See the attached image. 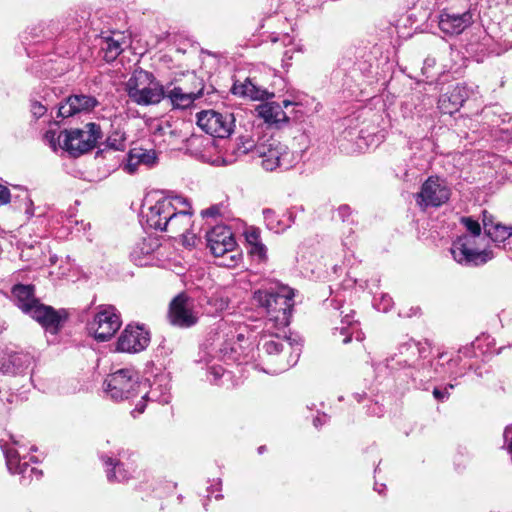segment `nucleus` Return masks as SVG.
<instances>
[{"instance_id":"nucleus-10","label":"nucleus","mask_w":512,"mask_h":512,"mask_svg":"<svg viewBox=\"0 0 512 512\" xmlns=\"http://www.w3.org/2000/svg\"><path fill=\"white\" fill-rule=\"evenodd\" d=\"M11 444L0 440V446L3 450L6 459V465L10 473L21 475L22 478L30 479L33 478L40 479L42 472L34 467H30L28 461H26V455L21 456L19 449L26 450L24 445H21L19 440H16L14 437H11Z\"/></svg>"},{"instance_id":"nucleus-60","label":"nucleus","mask_w":512,"mask_h":512,"mask_svg":"<svg viewBox=\"0 0 512 512\" xmlns=\"http://www.w3.org/2000/svg\"><path fill=\"white\" fill-rule=\"evenodd\" d=\"M264 449H265V447H264V446H260V447L258 448V452L261 454V453H263V450H264Z\"/></svg>"},{"instance_id":"nucleus-39","label":"nucleus","mask_w":512,"mask_h":512,"mask_svg":"<svg viewBox=\"0 0 512 512\" xmlns=\"http://www.w3.org/2000/svg\"><path fill=\"white\" fill-rule=\"evenodd\" d=\"M263 215H264L265 221H266L269 229L275 230V232L283 231L288 226V225H284L283 227H278V225H280V222H277V225L274 223L275 222V219H274L275 213L271 209H265L263 211Z\"/></svg>"},{"instance_id":"nucleus-57","label":"nucleus","mask_w":512,"mask_h":512,"mask_svg":"<svg viewBox=\"0 0 512 512\" xmlns=\"http://www.w3.org/2000/svg\"><path fill=\"white\" fill-rule=\"evenodd\" d=\"M227 336L229 337L228 341H232L235 337H237L239 341H241L244 338V335L242 333H237L236 335L234 333H231V335L227 334Z\"/></svg>"},{"instance_id":"nucleus-54","label":"nucleus","mask_w":512,"mask_h":512,"mask_svg":"<svg viewBox=\"0 0 512 512\" xmlns=\"http://www.w3.org/2000/svg\"><path fill=\"white\" fill-rule=\"evenodd\" d=\"M458 363H459V358H457V359H449L448 362H447L448 370L446 372H449V373L452 374L453 373L452 367L458 365Z\"/></svg>"},{"instance_id":"nucleus-21","label":"nucleus","mask_w":512,"mask_h":512,"mask_svg":"<svg viewBox=\"0 0 512 512\" xmlns=\"http://www.w3.org/2000/svg\"><path fill=\"white\" fill-rule=\"evenodd\" d=\"M98 104V100L91 95H71L66 99L64 103H62L59 106L58 116L62 118H67L78 113L90 112Z\"/></svg>"},{"instance_id":"nucleus-3","label":"nucleus","mask_w":512,"mask_h":512,"mask_svg":"<svg viewBox=\"0 0 512 512\" xmlns=\"http://www.w3.org/2000/svg\"><path fill=\"white\" fill-rule=\"evenodd\" d=\"M126 91L132 102L141 106L158 104L164 99L165 90L154 75L145 70H135L126 83Z\"/></svg>"},{"instance_id":"nucleus-28","label":"nucleus","mask_w":512,"mask_h":512,"mask_svg":"<svg viewBox=\"0 0 512 512\" xmlns=\"http://www.w3.org/2000/svg\"><path fill=\"white\" fill-rule=\"evenodd\" d=\"M231 92L234 95L248 97L252 100H264L273 96L266 89L254 84L250 79H246L244 82H235Z\"/></svg>"},{"instance_id":"nucleus-16","label":"nucleus","mask_w":512,"mask_h":512,"mask_svg":"<svg viewBox=\"0 0 512 512\" xmlns=\"http://www.w3.org/2000/svg\"><path fill=\"white\" fill-rule=\"evenodd\" d=\"M477 94V91L466 84H456L438 100V108L442 113L453 114L463 106L464 102Z\"/></svg>"},{"instance_id":"nucleus-5","label":"nucleus","mask_w":512,"mask_h":512,"mask_svg":"<svg viewBox=\"0 0 512 512\" xmlns=\"http://www.w3.org/2000/svg\"><path fill=\"white\" fill-rule=\"evenodd\" d=\"M207 246L211 253L220 258L218 264L234 267L240 261L241 255L236 250V241L231 230L224 225L213 227L206 234Z\"/></svg>"},{"instance_id":"nucleus-11","label":"nucleus","mask_w":512,"mask_h":512,"mask_svg":"<svg viewBox=\"0 0 512 512\" xmlns=\"http://www.w3.org/2000/svg\"><path fill=\"white\" fill-rule=\"evenodd\" d=\"M451 195L450 188L439 177H429L415 194L417 205L425 210L428 207H439L446 203Z\"/></svg>"},{"instance_id":"nucleus-33","label":"nucleus","mask_w":512,"mask_h":512,"mask_svg":"<svg viewBox=\"0 0 512 512\" xmlns=\"http://www.w3.org/2000/svg\"><path fill=\"white\" fill-rule=\"evenodd\" d=\"M461 223L467 230V234L463 236H473V238L477 239H486L484 235L481 234V226L478 221L474 220L472 217H462Z\"/></svg>"},{"instance_id":"nucleus-13","label":"nucleus","mask_w":512,"mask_h":512,"mask_svg":"<svg viewBox=\"0 0 512 512\" xmlns=\"http://www.w3.org/2000/svg\"><path fill=\"white\" fill-rule=\"evenodd\" d=\"M169 321L180 328H190L198 322V312L194 309L193 300L185 294L177 295L170 303Z\"/></svg>"},{"instance_id":"nucleus-40","label":"nucleus","mask_w":512,"mask_h":512,"mask_svg":"<svg viewBox=\"0 0 512 512\" xmlns=\"http://www.w3.org/2000/svg\"><path fill=\"white\" fill-rule=\"evenodd\" d=\"M244 236L249 247L261 242L260 231L255 227H249L245 230Z\"/></svg>"},{"instance_id":"nucleus-6","label":"nucleus","mask_w":512,"mask_h":512,"mask_svg":"<svg viewBox=\"0 0 512 512\" xmlns=\"http://www.w3.org/2000/svg\"><path fill=\"white\" fill-rule=\"evenodd\" d=\"M485 242L486 239L461 235L452 243L451 254L454 260L461 265H483L494 257L492 251L486 249Z\"/></svg>"},{"instance_id":"nucleus-44","label":"nucleus","mask_w":512,"mask_h":512,"mask_svg":"<svg viewBox=\"0 0 512 512\" xmlns=\"http://www.w3.org/2000/svg\"><path fill=\"white\" fill-rule=\"evenodd\" d=\"M47 111V108L40 102L34 101L31 104V112L35 118L42 117Z\"/></svg>"},{"instance_id":"nucleus-7","label":"nucleus","mask_w":512,"mask_h":512,"mask_svg":"<svg viewBox=\"0 0 512 512\" xmlns=\"http://www.w3.org/2000/svg\"><path fill=\"white\" fill-rule=\"evenodd\" d=\"M256 153L262 159L261 166L266 171L277 168L290 169L299 161V154L289 150L275 138H270L256 146Z\"/></svg>"},{"instance_id":"nucleus-12","label":"nucleus","mask_w":512,"mask_h":512,"mask_svg":"<svg viewBox=\"0 0 512 512\" xmlns=\"http://www.w3.org/2000/svg\"><path fill=\"white\" fill-rule=\"evenodd\" d=\"M121 324L120 314L114 306L101 305L90 323V330L95 339L106 341L119 330Z\"/></svg>"},{"instance_id":"nucleus-25","label":"nucleus","mask_w":512,"mask_h":512,"mask_svg":"<svg viewBox=\"0 0 512 512\" xmlns=\"http://www.w3.org/2000/svg\"><path fill=\"white\" fill-rule=\"evenodd\" d=\"M482 222L485 235L495 243H502L512 236V226L501 224L486 211L483 212Z\"/></svg>"},{"instance_id":"nucleus-31","label":"nucleus","mask_w":512,"mask_h":512,"mask_svg":"<svg viewBox=\"0 0 512 512\" xmlns=\"http://www.w3.org/2000/svg\"><path fill=\"white\" fill-rule=\"evenodd\" d=\"M105 465L111 466L110 469H107V478L109 481H125L129 479L130 473L124 468L123 463L119 461H114L111 457H102Z\"/></svg>"},{"instance_id":"nucleus-17","label":"nucleus","mask_w":512,"mask_h":512,"mask_svg":"<svg viewBox=\"0 0 512 512\" xmlns=\"http://www.w3.org/2000/svg\"><path fill=\"white\" fill-rule=\"evenodd\" d=\"M176 207H174V215H171L167 229L164 231L181 236L190 230L193 226L191 206L186 198L175 196Z\"/></svg>"},{"instance_id":"nucleus-27","label":"nucleus","mask_w":512,"mask_h":512,"mask_svg":"<svg viewBox=\"0 0 512 512\" xmlns=\"http://www.w3.org/2000/svg\"><path fill=\"white\" fill-rule=\"evenodd\" d=\"M257 113L268 124L287 123L289 118L282 105L276 102H266L257 106Z\"/></svg>"},{"instance_id":"nucleus-42","label":"nucleus","mask_w":512,"mask_h":512,"mask_svg":"<svg viewBox=\"0 0 512 512\" xmlns=\"http://www.w3.org/2000/svg\"><path fill=\"white\" fill-rule=\"evenodd\" d=\"M453 388V384H448L443 389L434 388L433 396L439 401H444L448 399V397L450 396V390Z\"/></svg>"},{"instance_id":"nucleus-30","label":"nucleus","mask_w":512,"mask_h":512,"mask_svg":"<svg viewBox=\"0 0 512 512\" xmlns=\"http://www.w3.org/2000/svg\"><path fill=\"white\" fill-rule=\"evenodd\" d=\"M213 351L214 349L210 350L208 347L201 348L197 361L208 366L210 374L213 375L214 380L216 381L224 375L225 369L221 365L213 363V360L216 358L212 353Z\"/></svg>"},{"instance_id":"nucleus-45","label":"nucleus","mask_w":512,"mask_h":512,"mask_svg":"<svg viewBox=\"0 0 512 512\" xmlns=\"http://www.w3.org/2000/svg\"><path fill=\"white\" fill-rule=\"evenodd\" d=\"M11 194L7 187L0 184V205H5L10 202Z\"/></svg>"},{"instance_id":"nucleus-24","label":"nucleus","mask_w":512,"mask_h":512,"mask_svg":"<svg viewBox=\"0 0 512 512\" xmlns=\"http://www.w3.org/2000/svg\"><path fill=\"white\" fill-rule=\"evenodd\" d=\"M147 388L140 391L143 393L142 400L158 402L160 404H167L170 401V387L168 379L164 375L154 378L152 383H147Z\"/></svg>"},{"instance_id":"nucleus-19","label":"nucleus","mask_w":512,"mask_h":512,"mask_svg":"<svg viewBox=\"0 0 512 512\" xmlns=\"http://www.w3.org/2000/svg\"><path fill=\"white\" fill-rule=\"evenodd\" d=\"M33 357L24 351H18L12 347L0 350V372L16 374L27 369L32 363Z\"/></svg>"},{"instance_id":"nucleus-14","label":"nucleus","mask_w":512,"mask_h":512,"mask_svg":"<svg viewBox=\"0 0 512 512\" xmlns=\"http://www.w3.org/2000/svg\"><path fill=\"white\" fill-rule=\"evenodd\" d=\"M174 207H176L175 196L158 200L144 212L146 224L155 230L164 231L167 229L171 215H174Z\"/></svg>"},{"instance_id":"nucleus-49","label":"nucleus","mask_w":512,"mask_h":512,"mask_svg":"<svg viewBox=\"0 0 512 512\" xmlns=\"http://www.w3.org/2000/svg\"><path fill=\"white\" fill-rule=\"evenodd\" d=\"M219 214H220V209L217 206H212L208 209L202 210V212H201V215L203 218H207V217L214 218V217L218 216Z\"/></svg>"},{"instance_id":"nucleus-56","label":"nucleus","mask_w":512,"mask_h":512,"mask_svg":"<svg viewBox=\"0 0 512 512\" xmlns=\"http://www.w3.org/2000/svg\"><path fill=\"white\" fill-rule=\"evenodd\" d=\"M145 409V403H143L142 401L140 403H138L136 405V408L134 411H132V414H134L135 412H137L138 414H141ZM135 417V415H133Z\"/></svg>"},{"instance_id":"nucleus-29","label":"nucleus","mask_w":512,"mask_h":512,"mask_svg":"<svg viewBox=\"0 0 512 512\" xmlns=\"http://www.w3.org/2000/svg\"><path fill=\"white\" fill-rule=\"evenodd\" d=\"M118 38L115 36L108 37L104 40L102 44V50L104 52V58L106 61L111 62L115 60L118 55L123 51V45L125 42L123 41V36L118 34Z\"/></svg>"},{"instance_id":"nucleus-61","label":"nucleus","mask_w":512,"mask_h":512,"mask_svg":"<svg viewBox=\"0 0 512 512\" xmlns=\"http://www.w3.org/2000/svg\"><path fill=\"white\" fill-rule=\"evenodd\" d=\"M29 461L34 462L35 461V457L34 456H30Z\"/></svg>"},{"instance_id":"nucleus-51","label":"nucleus","mask_w":512,"mask_h":512,"mask_svg":"<svg viewBox=\"0 0 512 512\" xmlns=\"http://www.w3.org/2000/svg\"><path fill=\"white\" fill-rule=\"evenodd\" d=\"M418 313H419V308L418 307H412L408 311H406L405 309H401L399 311V316H401V317H411V316L417 315Z\"/></svg>"},{"instance_id":"nucleus-38","label":"nucleus","mask_w":512,"mask_h":512,"mask_svg":"<svg viewBox=\"0 0 512 512\" xmlns=\"http://www.w3.org/2000/svg\"><path fill=\"white\" fill-rule=\"evenodd\" d=\"M135 153L139 156L141 164L150 166L156 161V154L152 150L134 149Z\"/></svg>"},{"instance_id":"nucleus-4","label":"nucleus","mask_w":512,"mask_h":512,"mask_svg":"<svg viewBox=\"0 0 512 512\" xmlns=\"http://www.w3.org/2000/svg\"><path fill=\"white\" fill-rule=\"evenodd\" d=\"M146 388V383L139 382L137 372L129 368L109 374L104 382L106 395L114 401L131 399Z\"/></svg>"},{"instance_id":"nucleus-32","label":"nucleus","mask_w":512,"mask_h":512,"mask_svg":"<svg viewBox=\"0 0 512 512\" xmlns=\"http://www.w3.org/2000/svg\"><path fill=\"white\" fill-rule=\"evenodd\" d=\"M63 140H64V131L57 132L55 130H48L44 134V141L50 146V148L53 151H56L59 148L64 150Z\"/></svg>"},{"instance_id":"nucleus-41","label":"nucleus","mask_w":512,"mask_h":512,"mask_svg":"<svg viewBox=\"0 0 512 512\" xmlns=\"http://www.w3.org/2000/svg\"><path fill=\"white\" fill-rule=\"evenodd\" d=\"M140 164H141V162L139 160V156L135 153L134 149L131 150L128 155L127 163L125 164V167H124L125 170L130 174L135 173Z\"/></svg>"},{"instance_id":"nucleus-20","label":"nucleus","mask_w":512,"mask_h":512,"mask_svg":"<svg viewBox=\"0 0 512 512\" xmlns=\"http://www.w3.org/2000/svg\"><path fill=\"white\" fill-rule=\"evenodd\" d=\"M473 22V14L470 10L462 14L443 11L439 16V29L450 36L459 35Z\"/></svg>"},{"instance_id":"nucleus-8","label":"nucleus","mask_w":512,"mask_h":512,"mask_svg":"<svg viewBox=\"0 0 512 512\" xmlns=\"http://www.w3.org/2000/svg\"><path fill=\"white\" fill-rule=\"evenodd\" d=\"M100 126L87 123L84 128L64 130L63 147L72 156H80L93 149L101 138Z\"/></svg>"},{"instance_id":"nucleus-22","label":"nucleus","mask_w":512,"mask_h":512,"mask_svg":"<svg viewBox=\"0 0 512 512\" xmlns=\"http://www.w3.org/2000/svg\"><path fill=\"white\" fill-rule=\"evenodd\" d=\"M188 151L203 162L217 164L218 158L214 157L216 150L215 141L209 136L192 135L187 140Z\"/></svg>"},{"instance_id":"nucleus-9","label":"nucleus","mask_w":512,"mask_h":512,"mask_svg":"<svg viewBox=\"0 0 512 512\" xmlns=\"http://www.w3.org/2000/svg\"><path fill=\"white\" fill-rule=\"evenodd\" d=\"M197 125L212 137L226 138L234 131L235 116L230 112L205 110L197 114Z\"/></svg>"},{"instance_id":"nucleus-37","label":"nucleus","mask_w":512,"mask_h":512,"mask_svg":"<svg viewBox=\"0 0 512 512\" xmlns=\"http://www.w3.org/2000/svg\"><path fill=\"white\" fill-rule=\"evenodd\" d=\"M248 251L252 257L260 262H264L267 259V248L262 241L249 247Z\"/></svg>"},{"instance_id":"nucleus-48","label":"nucleus","mask_w":512,"mask_h":512,"mask_svg":"<svg viewBox=\"0 0 512 512\" xmlns=\"http://www.w3.org/2000/svg\"><path fill=\"white\" fill-rule=\"evenodd\" d=\"M298 357H299V353L297 352L295 354V356H293L290 360H287V362L285 364L281 365L279 368L274 369L273 372H275V373L281 372V371H284V370L288 369L289 367L295 365L298 360Z\"/></svg>"},{"instance_id":"nucleus-58","label":"nucleus","mask_w":512,"mask_h":512,"mask_svg":"<svg viewBox=\"0 0 512 512\" xmlns=\"http://www.w3.org/2000/svg\"><path fill=\"white\" fill-rule=\"evenodd\" d=\"M434 64H435V60L434 59H427L425 61V69H427V67L433 66Z\"/></svg>"},{"instance_id":"nucleus-34","label":"nucleus","mask_w":512,"mask_h":512,"mask_svg":"<svg viewBox=\"0 0 512 512\" xmlns=\"http://www.w3.org/2000/svg\"><path fill=\"white\" fill-rule=\"evenodd\" d=\"M256 146L257 145H255V142L251 137L241 136L237 139L233 152L236 153L237 156L246 155L253 148L256 149Z\"/></svg>"},{"instance_id":"nucleus-46","label":"nucleus","mask_w":512,"mask_h":512,"mask_svg":"<svg viewBox=\"0 0 512 512\" xmlns=\"http://www.w3.org/2000/svg\"><path fill=\"white\" fill-rule=\"evenodd\" d=\"M183 244L185 246H194L196 242V235L188 230L186 233L181 235Z\"/></svg>"},{"instance_id":"nucleus-55","label":"nucleus","mask_w":512,"mask_h":512,"mask_svg":"<svg viewBox=\"0 0 512 512\" xmlns=\"http://www.w3.org/2000/svg\"><path fill=\"white\" fill-rule=\"evenodd\" d=\"M326 421V415H323L322 417H316L313 421V424L315 427L321 426Z\"/></svg>"},{"instance_id":"nucleus-35","label":"nucleus","mask_w":512,"mask_h":512,"mask_svg":"<svg viewBox=\"0 0 512 512\" xmlns=\"http://www.w3.org/2000/svg\"><path fill=\"white\" fill-rule=\"evenodd\" d=\"M374 306L378 311L387 312L393 306V300L388 294H381L374 298Z\"/></svg>"},{"instance_id":"nucleus-1","label":"nucleus","mask_w":512,"mask_h":512,"mask_svg":"<svg viewBox=\"0 0 512 512\" xmlns=\"http://www.w3.org/2000/svg\"><path fill=\"white\" fill-rule=\"evenodd\" d=\"M294 290L288 286L275 284L270 288H261L254 292L253 300L267 313L264 331L276 339H269L263 343V349L268 355L278 354L284 350H291V344L279 339V333L290 323L291 312L294 306Z\"/></svg>"},{"instance_id":"nucleus-23","label":"nucleus","mask_w":512,"mask_h":512,"mask_svg":"<svg viewBox=\"0 0 512 512\" xmlns=\"http://www.w3.org/2000/svg\"><path fill=\"white\" fill-rule=\"evenodd\" d=\"M160 241L154 236H148L137 242L131 253L130 258L137 266L152 265L155 261L154 254L160 248Z\"/></svg>"},{"instance_id":"nucleus-52","label":"nucleus","mask_w":512,"mask_h":512,"mask_svg":"<svg viewBox=\"0 0 512 512\" xmlns=\"http://www.w3.org/2000/svg\"><path fill=\"white\" fill-rule=\"evenodd\" d=\"M216 308L218 310H224V309H227L228 306H229V300L227 298H219V299H215V304Z\"/></svg>"},{"instance_id":"nucleus-15","label":"nucleus","mask_w":512,"mask_h":512,"mask_svg":"<svg viewBox=\"0 0 512 512\" xmlns=\"http://www.w3.org/2000/svg\"><path fill=\"white\" fill-rule=\"evenodd\" d=\"M150 334L138 325H127L121 332L117 341V351L126 353H139L147 348Z\"/></svg>"},{"instance_id":"nucleus-26","label":"nucleus","mask_w":512,"mask_h":512,"mask_svg":"<svg viewBox=\"0 0 512 512\" xmlns=\"http://www.w3.org/2000/svg\"><path fill=\"white\" fill-rule=\"evenodd\" d=\"M333 336L335 338H341L343 344L349 343L354 337L357 341L364 339V334L359 328V324L352 319V316L347 314L341 320L339 326H336L333 330Z\"/></svg>"},{"instance_id":"nucleus-50","label":"nucleus","mask_w":512,"mask_h":512,"mask_svg":"<svg viewBox=\"0 0 512 512\" xmlns=\"http://www.w3.org/2000/svg\"><path fill=\"white\" fill-rule=\"evenodd\" d=\"M338 216L344 221L346 217H348L351 214L350 207L347 205H342L338 208Z\"/></svg>"},{"instance_id":"nucleus-36","label":"nucleus","mask_w":512,"mask_h":512,"mask_svg":"<svg viewBox=\"0 0 512 512\" xmlns=\"http://www.w3.org/2000/svg\"><path fill=\"white\" fill-rule=\"evenodd\" d=\"M124 141H125V139L122 134L115 133L113 135H110L107 138L106 145H107V147H109L115 151H120V150H124V148H125Z\"/></svg>"},{"instance_id":"nucleus-43","label":"nucleus","mask_w":512,"mask_h":512,"mask_svg":"<svg viewBox=\"0 0 512 512\" xmlns=\"http://www.w3.org/2000/svg\"><path fill=\"white\" fill-rule=\"evenodd\" d=\"M503 436L507 452L512 462V425L505 428Z\"/></svg>"},{"instance_id":"nucleus-59","label":"nucleus","mask_w":512,"mask_h":512,"mask_svg":"<svg viewBox=\"0 0 512 512\" xmlns=\"http://www.w3.org/2000/svg\"><path fill=\"white\" fill-rule=\"evenodd\" d=\"M293 104H294L293 102L288 101V100H284V101H283V106H284V107H288V106L293 105Z\"/></svg>"},{"instance_id":"nucleus-2","label":"nucleus","mask_w":512,"mask_h":512,"mask_svg":"<svg viewBox=\"0 0 512 512\" xmlns=\"http://www.w3.org/2000/svg\"><path fill=\"white\" fill-rule=\"evenodd\" d=\"M12 294L16 305L26 314L36 320L46 331L56 334L66 318L64 311H56L51 306L41 304L34 297L32 285L18 284L13 287Z\"/></svg>"},{"instance_id":"nucleus-47","label":"nucleus","mask_w":512,"mask_h":512,"mask_svg":"<svg viewBox=\"0 0 512 512\" xmlns=\"http://www.w3.org/2000/svg\"><path fill=\"white\" fill-rule=\"evenodd\" d=\"M219 352H220V355H219L220 360H224V361L234 360L232 353L236 352V348L234 346H231L230 352H228L227 348H223V349L221 348V349H219Z\"/></svg>"},{"instance_id":"nucleus-53","label":"nucleus","mask_w":512,"mask_h":512,"mask_svg":"<svg viewBox=\"0 0 512 512\" xmlns=\"http://www.w3.org/2000/svg\"><path fill=\"white\" fill-rule=\"evenodd\" d=\"M26 208H25V214L28 219L34 216V206L33 202L30 199H27L25 202Z\"/></svg>"},{"instance_id":"nucleus-18","label":"nucleus","mask_w":512,"mask_h":512,"mask_svg":"<svg viewBox=\"0 0 512 512\" xmlns=\"http://www.w3.org/2000/svg\"><path fill=\"white\" fill-rule=\"evenodd\" d=\"M193 79L198 83L199 88L197 90L188 89L185 86H167L164 88L166 99L173 109H188L190 108L196 99L200 98L203 94V85L195 77Z\"/></svg>"}]
</instances>
